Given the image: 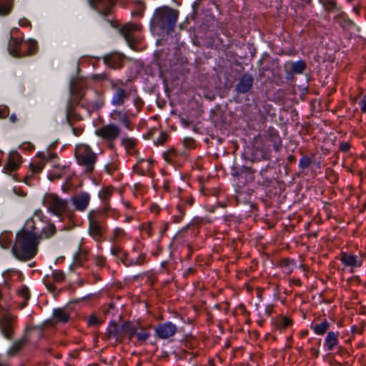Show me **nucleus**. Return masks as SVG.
<instances>
[{
    "mask_svg": "<svg viewBox=\"0 0 366 366\" xmlns=\"http://www.w3.org/2000/svg\"><path fill=\"white\" fill-rule=\"evenodd\" d=\"M267 139L268 141L273 143V147L275 151H279L282 147V140L280 137L278 132L272 128L269 127L267 130Z\"/></svg>",
    "mask_w": 366,
    "mask_h": 366,
    "instance_id": "72a5a7b5",
    "label": "nucleus"
},
{
    "mask_svg": "<svg viewBox=\"0 0 366 366\" xmlns=\"http://www.w3.org/2000/svg\"><path fill=\"white\" fill-rule=\"evenodd\" d=\"M138 144V140L134 137H124L121 140V144L128 154H132Z\"/></svg>",
    "mask_w": 366,
    "mask_h": 366,
    "instance_id": "4c0bfd02",
    "label": "nucleus"
},
{
    "mask_svg": "<svg viewBox=\"0 0 366 366\" xmlns=\"http://www.w3.org/2000/svg\"><path fill=\"white\" fill-rule=\"evenodd\" d=\"M169 135L166 132H162L156 141L157 145H163L167 140Z\"/></svg>",
    "mask_w": 366,
    "mask_h": 366,
    "instance_id": "338daca9",
    "label": "nucleus"
},
{
    "mask_svg": "<svg viewBox=\"0 0 366 366\" xmlns=\"http://www.w3.org/2000/svg\"><path fill=\"white\" fill-rule=\"evenodd\" d=\"M306 68V63L302 59L292 61L290 64V73L292 74H301L305 71Z\"/></svg>",
    "mask_w": 366,
    "mask_h": 366,
    "instance_id": "79ce46f5",
    "label": "nucleus"
},
{
    "mask_svg": "<svg viewBox=\"0 0 366 366\" xmlns=\"http://www.w3.org/2000/svg\"><path fill=\"white\" fill-rule=\"evenodd\" d=\"M89 3L102 15L106 16L111 14L112 9L115 4V0H89Z\"/></svg>",
    "mask_w": 366,
    "mask_h": 366,
    "instance_id": "4be33fe9",
    "label": "nucleus"
},
{
    "mask_svg": "<svg viewBox=\"0 0 366 366\" xmlns=\"http://www.w3.org/2000/svg\"><path fill=\"white\" fill-rule=\"evenodd\" d=\"M87 324L89 326H94L100 324V321L97 316L95 315H91L87 319Z\"/></svg>",
    "mask_w": 366,
    "mask_h": 366,
    "instance_id": "69168bd1",
    "label": "nucleus"
},
{
    "mask_svg": "<svg viewBox=\"0 0 366 366\" xmlns=\"http://www.w3.org/2000/svg\"><path fill=\"white\" fill-rule=\"evenodd\" d=\"M38 232V228L34 226V222L27 220L24 227L16 233L11 249L16 259L27 261L36 256L39 244Z\"/></svg>",
    "mask_w": 366,
    "mask_h": 366,
    "instance_id": "f257e3e1",
    "label": "nucleus"
},
{
    "mask_svg": "<svg viewBox=\"0 0 366 366\" xmlns=\"http://www.w3.org/2000/svg\"><path fill=\"white\" fill-rule=\"evenodd\" d=\"M0 244L4 249H8L10 247L11 241L9 240L6 235H2L0 237Z\"/></svg>",
    "mask_w": 366,
    "mask_h": 366,
    "instance_id": "774afa93",
    "label": "nucleus"
},
{
    "mask_svg": "<svg viewBox=\"0 0 366 366\" xmlns=\"http://www.w3.org/2000/svg\"><path fill=\"white\" fill-rule=\"evenodd\" d=\"M109 117L114 122L119 123L129 131H132L134 129V119L136 115L129 110L114 109L110 112Z\"/></svg>",
    "mask_w": 366,
    "mask_h": 366,
    "instance_id": "1a4fd4ad",
    "label": "nucleus"
},
{
    "mask_svg": "<svg viewBox=\"0 0 366 366\" xmlns=\"http://www.w3.org/2000/svg\"><path fill=\"white\" fill-rule=\"evenodd\" d=\"M91 201V195L89 192L81 191L74 194L70 198V202L74 207V211L84 212L89 208Z\"/></svg>",
    "mask_w": 366,
    "mask_h": 366,
    "instance_id": "4468645a",
    "label": "nucleus"
},
{
    "mask_svg": "<svg viewBox=\"0 0 366 366\" xmlns=\"http://www.w3.org/2000/svg\"><path fill=\"white\" fill-rule=\"evenodd\" d=\"M293 325V319L284 315H278L274 320V325L280 333L285 332L287 330L292 327Z\"/></svg>",
    "mask_w": 366,
    "mask_h": 366,
    "instance_id": "a878e982",
    "label": "nucleus"
},
{
    "mask_svg": "<svg viewBox=\"0 0 366 366\" xmlns=\"http://www.w3.org/2000/svg\"><path fill=\"white\" fill-rule=\"evenodd\" d=\"M340 332L336 331H329L326 334L324 340V347L327 352H332L339 345Z\"/></svg>",
    "mask_w": 366,
    "mask_h": 366,
    "instance_id": "bb28decb",
    "label": "nucleus"
},
{
    "mask_svg": "<svg viewBox=\"0 0 366 366\" xmlns=\"http://www.w3.org/2000/svg\"><path fill=\"white\" fill-rule=\"evenodd\" d=\"M22 162V157L17 151H11L4 164L3 172L16 179L15 178L16 173L21 167Z\"/></svg>",
    "mask_w": 366,
    "mask_h": 366,
    "instance_id": "9b49d317",
    "label": "nucleus"
},
{
    "mask_svg": "<svg viewBox=\"0 0 366 366\" xmlns=\"http://www.w3.org/2000/svg\"><path fill=\"white\" fill-rule=\"evenodd\" d=\"M179 16V11L169 6L157 8L151 20V25L154 29L165 31L167 34L172 32L175 28Z\"/></svg>",
    "mask_w": 366,
    "mask_h": 366,
    "instance_id": "7ed1b4c3",
    "label": "nucleus"
},
{
    "mask_svg": "<svg viewBox=\"0 0 366 366\" xmlns=\"http://www.w3.org/2000/svg\"><path fill=\"white\" fill-rule=\"evenodd\" d=\"M22 57L34 55L38 50L37 43L34 40L23 41Z\"/></svg>",
    "mask_w": 366,
    "mask_h": 366,
    "instance_id": "c9c22d12",
    "label": "nucleus"
},
{
    "mask_svg": "<svg viewBox=\"0 0 366 366\" xmlns=\"http://www.w3.org/2000/svg\"><path fill=\"white\" fill-rule=\"evenodd\" d=\"M65 279L66 274L62 270L55 269L52 271L50 276L46 275L43 278V282L49 292L54 293L56 290L54 283H62Z\"/></svg>",
    "mask_w": 366,
    "mask_h": 366,
    "instance_id": "dca6fc26",
    "label": "nucleus"
},
{
    "mask_svg": "<svg viewBox=\"0 0 366 366\" xmlns=\"http://www.w3.org/2000/svg\"><path fill=\"white\" fill-rule=\"evenodd\" d=\"M98 215V212L89 211L87 233L97 243L102 244L106 240L108 227L105 218H100Z\"/></svg>",
    "mask_w": 366,
    "mask_h": 366,
    "instance_id": "20e7f679",
    "label": "nucleus"
},
{
    "mask_svg": "<svg viewBox=\"0 0 366 366\" xmlns=\"http://www.w3.org/2000/svg\"><path fill=\"white\" fill-rule=\"evenodd\" d=\"M89 252V251L86 248H81L79 247L74 254L73 262L70 266V268L82 266L84 262H85L88 259Z\"/></svg>",
    "mask_w": 366,
    "mask_h": 366,
    "instance_id": "c85d7f7f",
    "label": "nucleus"
},
{
    "mask_svg": "<svg viewBox=\"0 0 366 366\" xmlns=\"http://www.w3.org/2000/svg\"><path fill=\"white\" fill-rule=\"evenodd\" d=\"M28 340L26 336L16 340L6 352L8 357L16 356L27 345Z\"/></svg>",
    "mask_w": 366,
    "mask_h": 366,
    "instance_id": "7c9ffc66",
    "label": "nucleus"
},
{
    "mask_svg": "<svg viewBox=\"0 0 366 366\" xmlns=\"http://www.w3.org/2000/svg\"><path fill=\"white\" fill-rule=\"evenodd\" d=\"M95 135L103 142L107 144L109 149H115V142L122 134L120 125L114 122H110L97 127L94 131Z\"/></svg>",
    "mask_w": 366,
    "mask_h": 366,
    "instance_id": "423d86ee",
    "label": "nucleus"
},
{
    "mask_svg": "<svg viewBox=\"0 0 366 366\" xmlns=\"http://www.w3.org/2000/svg\"><path fill=\"white\" fill-rule=\"evenodd\" d=\"M42 203L48 212L61 219L74 221L76 218V214L69 207L67 199H62L54 193H47L44 196Z\"/></svg>",
    "mask_w": 366,
    "mask_h": 366,
    "instance_id": "f03ea898",
    "label": "nucleus"
},
{
    "mask_svg": "<svg viewBox=\"0 0 366 366\" xmlns=\"http://www.w3.org/2000/svg\"><path fill=\"white\" fill-rule=\"evenodd\" d=\"M74 156L77 164L83 168L85 173L94 172L98 157L89 145L85 144L76 145Z\"/></svg>",
    "mask_w": 366,
    "mask_h": 366,
    "instance_id": "39448f33",
    "label": "nucleus"
},
{
    "mask_svg": "<svg viewBox=\"0 0 366 366\" xmlns=\"http://www.w3.org/2000/svg\"><path fill=\"white\" fill-rule=\"evenodd\" d=\"M310 327L317 335L322 336L328 332L330 327V323L325 319L320 322L312 323Z\"/></svg>",
    "mask_w": 366,
    "mask_h": 366,
    "instance_id": "473e14b6",
    "label": "nucleus"
},
{
    "mask_svg": "<svg viewBox=\"0 0 366 366\" xmlns=\"http://www.w3.org/2000/svg\"><path fill=\"white\" fill-rule=\"evenodd\" d=\"M18 295L24 300L20 303V308L23 309L27 305L28 301L30 299V291L27 287L24 286L18 291Z\"/></svg>",
    "mask_w": 366,
    "mask_h": 366,
    "instance_id": "de8ad7c7",
    "label": "nucleus"
},
{
    "mask_svg": "<svg viewBox=\"0 0 366 366\" xmlns=\"http://www.w3.org/2000/svg\"><path fill=\"white\" fill-rule=\"evenodd\" d=\"M66 117L69 124H72L82 119L79 114L76 113L75 110H71V109L69 111H66Z\"/></svg>",
    "mask_w": 366,
    "mask_h": 366,
    "instance_id": "09e8293b",
    "label": "nucleus"
},
{
    "mask_svg": "<svg viewBox=\"0 0 366 366\" xmlns=\"http://www.w3.org/2000/svg\"><path fill=\"white\" fill-rule=\"evenodd\" d=\"M105 338L107 340H114L121 342L124 340L123 324L118 325L115 321H111L105 332Z\"/></svg>",
    "mask_w": 366,
    "mask_h": 366,
    "instance_id": "a211bd4d",
    "label": "nucleus"
},
{
    "mask_svg": "<svg viewBox=\"0 0 366 366\" xmlns=\"http://www.w3.org/2000/svg\"><path fill=\"white\" fill-rule=\"evenodd\" d=\"M311 162H312V160L309 157L303 156L300 159L299 166L301 169H307L310 166Z\"/></svg>",
    "mask_w": 366,
    "mask_h": 366,
    "instance_id": "e2e57ef3",
    "label": "nucleus"
},
{
    "mask_svg": "<svg viewBox=\"0 0 366 366\" xmlns=\"http://www.w3.org/2000/svg\"><path fill=\"white\" fill-rule=\"evenodd\" d=\"M148 257L146 253H141L136 259H132L131 264L132 266H142L148 262Z\"/></svg>",
    "mask_w": 366,
    "mask_h": 366,
    "instance_id": "603ef678",
    "label": "nucleus"
},
{
    "mask_svg": "<svg viewBox=\"0 0 366 366\" xmlns=\"http://www.w3.org/2000/svg\"><path fill=\"white\" fill-rule=\"evenodd\" d=\"M132 171L139 176H149L152 177L154 172V160L152 159H140L132 167Z\"/></svg>",
    "mask_w": 366,
    "mask_h": 366,
    "instance_id": "2eb2a0df",
    "label": "nucleus"
},
{
    "mask_svg": "<svg viewBox=\"0 0 366 366\" xmlns=\"http://www.w3.org/2000/svg\"><path fill=\"white\" fill-rule=\"evenodd\" d=\"M365 257L366 254L363 253L357 256L350 252H341L339 259L344 266L349 267L350 268V272L353 273L355 267H360L362 265Z\"/></svg>",
    "mask_w": 366,
    "mask_h": 366,
    "instance_id": "ddd939ff",
    "label": "nucleus"
},
{
    "mask_svg": "<svg viewBox=\"0 0 366 366\" xmlns=\"http://www.w3.org/2000/svg\"><path fill=\"white\" fill-rule=\"evenodd\" d=\"M254 78L249 74H244L235 86V90L239 94H245L249 92L253 86Z\"/></svg>",
    "mask_w": 366,
    "mask_h": 366,
    "instance_id": "393cba45",
    "label": "nucleus"
},
{
    "mask_svg": "<svg viewBox=\"0 0 366 366\" xmlns=\"http://www.w3.org/2000/svg\"><path fill=\"white\" fill-rule=\"evenodd\" d=\"M23 39L11 37L8 44V51L14 57H22Z\"/></svg>",
    "mask_w": 366,
    "mask_h": 366,
    "instance_id": "cd10ccee",
    "label": "nucleus"
},
{
    "mask_svg": "<svg viewBox=\"0 0 366 366\" xmlns=\"http://www.w3.org/2000/svg\"><path fill=\"white\" fill-rule=\"evenodd\" d=\"M142 29L141 24L130 21L122 26L119 33L123 36L129 47L136 49L142 40V36L139 34Z\"/></svg>",
    "mask_w": 366,
    "mask_h": 366,
    "instance_id": "6e6552de",
    "label": "nucleus"
},
{
    "mask_svg": "<svg viewBox=\"0 0 366 366\" xmlns=\"http://www.w3.org/2000/svg\"><path fill=\"white\" fill-rule=\"evenodd\" d=\"M64 177L71 178V169L69 164L55 165L48 173V179L51 181H55Z\"/></svg>",
    "mask_w": 366,
    "mask_h": 366,
    "instance_id": "aec40b11",
    "label": "nucleus"
},
{
    "mask_svg": "<svg viewBox=\"0 0 366 366\" xmlns=\"http://www.w3.org/2000/svg\"><path fill=\"white\" fill-rule=\"evenodd\" d=\"M185 215V208L182 204H177V213L172 216V221L174 223H179L183 219Z\"/></svg>",
    "mask_w": 366,
    "mask_h": 366,
    "instance_id": "3c124183",
    "label": "nucleus"
},
{
    "mask_svg": "<svg viewBox=\"0 0 366 366\" xmlns=\"http://www.w3.org/2000/svg\"><path fill=\"white\" fill-rule=\"evenodd\" d=\"M44 218H46L44 216L43 212L41 209H38L35 211L34 214V217L30 220H32L34 222V226L36 227V221H42Z\"/></svg>",
    "mask_w": 366,
    "mask_h": 366,
    "instance_id": "0e129e2a",
    "label": "nucleus"
},
{
    "mask_svg": "<svg viewBox=\"0 0 366 366\" xmlns=\"http://www.w3.org/2000/svg\"><path fill=\"white\" fill-rule=\"evenodd\" d=\"M53 318L56 323H66L70 319V314L65 308H56L53 311Z\"/></svg>",
    "mask_w": 366,
    "mask_h": 366,
    "instance_id": "f704fd0d",
    "label": "nucleus"
},
{
    "mask_svg": "<svg viewBox=\"0 0 366 366\" xmlns=\"http://www.w3.org/2000/svg\"><path fill=\"white\" fill-rule=\"evenodd\" d=\"M154 330L157 338L167 340L172 337L177 333V327L171 322H167L157 325Z\"/></svg>",
    "mask_w": 366,
    "mask_h": 366,
    "instance_id": "f3484780",
    "label": "nucleus"
},
{
    "mask_svg": "<svg viewBox=\"0 0 366 366\" xmlns=\"http://www.w3.org/2000/svg\"><path fill=\"white\" fill-rule=\"evenodd\" d=\"M319 2L327 12H331L337 7V3L335 0H319Z\"/></svg>",
    "mask_w": 366,
    "mask_h": 366,
    "instance_id": "5fc2aeb1",
    "label": "nucleus"
},
{
    "mask_svg": "<svg viewBox=\"0 0 366 366\" xmlns=\"http://www.w3.org/2000/svg\"><path fill=\"white\" fill-rule=\"evenodd\" d=\"M109 84L112 91V105L116 107L123 106L131 94L127 82L120 79H109Z\"/></svg>",
    "mask_w": 366,
    "mask_h": 366,
    "instance_id": "0eeeda50",
    "label": "nucleus"
},
{
    "mask_svg": "<svg viewBox=\"0 0 366 366\" xmlns=\"http://www.w3.org/2000/svg\"><path fill=\"white\" fill-rule=\"evenodd\" d=\"M127 236L125 230L119 227H115L109 237V241L112 243H118L123 240Z\"/></svg>",
    "mask_w": 366,
    "mask_h": 366,
    "instance_id": "a19ab883",
    "label": "nucleus"
},
{
    "mask_svg": "<svg viewBox=\"0 0 366 366\" xmlns=\"http://www.w3.org/2000/svg\"><path fill=\"white\" fill-rule=\"evenodd\" d=\"M151 325H149L147 327H138L135 337L137 339V342L139 345L145 344L147 341L149 339V337H151Z\"/></svg>",
    "mask_w": 366,
    "mask_h": 366,
    "instance_id": "2f4dec72",
    "label": "nucleus"
},
{
    "mask_svg": "<svg viewBox=\"0 0 366 366\" xmlns=\"http://www.w3.org/2000/svg\"><path fill=\"white\" fill-rule=\"evenodd\" d=\"M183 146L189 149L196 147V141L192 137H185L182 141Z\"/></svg>",
    "mask_w": 366,
    "mask_h": 366,
    "instance_id": "052dcab7",
    "label": "nucleus"
},
{
    "mask_svg": "<svg viewBox=\"0 0 366 366\" xmlns=\"http://www.w3.org/2000/svg\"><path fill=\"white\" fill-rule=\"evenodd\" d=\"M116 189L112 185L103 187L98 193V197L101 202L110 201L111 197L114 194Z\"/></svg>",
    "mask_w": 366,
    "mask_h": 366,
    "instance_id": "58836bf2",
    "label": "nucleus"
},
{
    "mask_svg": "<svg viewBox=\"0 0 366 366\" xmlns=\"http://www.w3.org/2000/svg\"><path fill=\"white\" fill-rule=\"evenodd\" d=\"M138 327L130 321L124 322L123 323L124 339L127 337L131 340L135 337Z\"/></svg>",
    "mask_w": 366,
    "mask_h": 366,
    "instance_id": "e433bc0d",
    "label": "nucleus"
},
{
    "mask_svg": "<svg viewBox=\"0 0 366 366\" xmlns=\"http://www.w3.org/2000/svg\"><path fill=\"white\" fill-rule=\"evenodd\" d=\"M139 229L147 238H152L154 235V224L151 221L142 222L139 226Z\"/></svg>",
    "mask_w": 366,
    "mask_h": 366,
    "instance_id": "37998d69",
    "label": "nucleus"
},
{
    "mask_svg": "<svg viewBox=\"0 0 366 366\" xmlns=\"http://www.w3.org/2000/svg\"><path fill=\"white\" fill-rule=\"evenodd\" d=\"M86 107L89 110L97 111L105 104L104 96L102 93L96 90H91L82 96Z\"/></svg>",
    "mask_w": 366,
    "mask_h": 366,
    "instance_id": "f8f14e48",
    "label": "nucleus"
},
{
    "mask_svg": "<svg viewBox=\"0 0 366 366\" xmlns=\"http://www.w3.org/2000/svg\"><path fill=\"white\" fill-rule=\"evenodd\" d=\"M16 317L6 315L0 320V330L5 338L12 340L14 337L13 322Z\"/></svg>",
    "mask_w": 366,
    "mask_h": 366,
    "instance_id": "412c9836",
    "label": "nucleus"
},
{
    "mask_svg": "<svg viewBox=\"0 0 366 366\" xmlns=\"http://www.w3.org/2000/svg\"><path fill=\"white\" fill-rule=\"evenodd\" d=\"M81 99L82 97L78 95L72 96L66 106V111H69L70 109L71 110H75L76 107L80 104Z\"/></svg>",
    "mask_w": 366,
    "mask_h": 366,
    "instance_id": "4d7b16f0",
    "label": "nucleus"
},
{
    "mask_svg": "<svg viewBox=\"0 0 366 366\" xmlns=\"http://www.w3.org/2000/svg\"><path fill=\"white\" fill-rule=\"evenodd\" d=\"M212 222V219L209 217H195L192 219L191 222V225H205L209 224Z\"/></svg>",
    "mask_w": 366,
    "mask_h": 366,
    "instance_id": "13d9d810",
    "label": "nucleus"
},
{
    "mask_svg": "<svg viewBox=\"0 0 366 366\" xmlns=\"http://www.w3.org/2000/svg\"><path fill=\"white\" fill-rule=\"evenodd\" d=\"M147 277V282L150 286H153L155 284V282L157 281V278L156 275L153 272H144V273L139 274L138 275H136L134 277V279H138L139 277Z\"/></svg>",
    "mask_w": 366,
    "mask_h": 366,
    "instance_id": "6e6d98bb",
    "label": "nucleus"
},
{
    "mask_svg": "<svg viewBox=\"0 0 366 366\" xmlns=\"http://www.w3.org/2000/svg\"><path fill=\"white\" fill-rule=\"evenodd\" d=\"M13 7V0H0V15L9 14Z\"/></svg>",
    "mask_w": 366,
    "mask_h": 366,
    "instance_id": "49530a36",
    "label": "nucleus"
},
{
    "mask_svg": "<svg viewBox=\"0 0 366 366\" xmlns=\"http://www.w3.org/2000/svg\"><path fill=\"white\" fill-rule=\"evenodd\" d=\"M147 186L142 182H137L134 184L132 188V192L135 197L144 195L147 192Z\"/></svg>",
    "mask_w": 366,
    "mask_h": 366,
    "instance_id": "8fccbe9b",
    "label": "nucleus"
},
{
    "mask_svg": "<svg viewBox=\"0 0 366 366\" xmlns=\"http://www.w3.org/2000/svg\"><path fill=\"white\" fill-rule=\"evenodd\" d=\"M279 265L282 269L284 273L289 274L293 271L295 262L293 260L285 259L280 262Z\"/></svg>",
    "mask_w": 366,
    "mask_h": 366,
    "instance_id": "a18cd8bd",
    "label": "nucleus"
},
{
    "mask_svg": "<svg viewBox=\"0 0 366 366\" xmlns=\"http://www.w3.org/2000/svg\"><path fill=\"white\" fill-rule=\"evenodd\" d=\"M105 172L109 175H113L118 169V166L115 162H109L105 165Z\"/></svg>",
    "mask_w": 366,
    "mask_h": 366,
    "instance_id": "680f3d73",
    "label": "nucleus"
},
{
    "mask_svg": "<svg viewBox=\"0 0 366 366\" xmlns=\"http://www.w3.org/2000/svg\"><path fill=\"white\" fill-rule=\"evenodd\" d=\"M93 261L94 264L101 269H104L107 265V257L102 254L94 255Z\"/></svg>",
    "mask_w": 366,
    "mask_h": 366,
    "instance_id": "864d4df0",
    "label": "nucleus"
},
{
    "mask_svg": "<svg viewBox=\"0 0 366 366\" xmlns=\"http://www.w3.org/2000/svg\"><path fill=\"white\" fill-rule=\"evenodd\" d=\"M46 163V159L44 157L36 156L31 160L29 164L30 174L25 177L24 182L27 184H30L31 179L33 178L34 174H39L44 168Z\"/></svg>",
    "mask_w": 366,
    "mask_h": 366,
    "instance_id": "6ab92c4d",
    "label": "nucleus"
},
{
    "mask_svg": "<svg viewBox=\"0 0 366 366\" xmlns=\"http://www.w3.org/2000/svg\"><path fill=\"white\" fill-rule=\"evenodd\" d=\"M162 156L167 162L175 167L179 166L182 161L185 159L184 154L177 151L174 148H171L165 151Z\"/></svg>",
    "mask_w": 366,
    "mask_h": 366,
    "instance_id": "5701e85b",
    "label": "nucleus"
},
{
    "mask_svg": "<svg viewBox=\"0 0 366 366\" xmlns=\"http://www.w3.org/2000/svg\"><path fill=\"white\" fill-rule=\"evenodd\" d=\"M125 56L119 52H112L104 57V64L112 69H117L123 66Z\"/></svg>",
    "mask_w": 366,
    "mask_h": 366,
    "instance_id": "b1692460",
    "label": "nucleus"
},
{
    "mask_svg": "<svg viewBox=\"0 0 366 366\" xmlns=\"http://www.w3.org/2000/svg\"><path fill=\"white\" fill-rule=\"evenodd\" d=\"M110 252L113 256L118 258L120 256L125 255V250L121 246L117 245V243H114V244L111 247Z\"/></svg>",
    "mask_w": 366,
    "mask_h": 366,
    "instance_id": "bf43d9fd",
    "label": "nucleus"
},
{
    "mask_svg": "<svg viewBox=\"0 0 366 366\" xmlns=\"http://www.w3.org/2000/svg\"><path fill=\"white\" fill-rule=\"evenodd\" d=\"M102 203L103 204L102 208H96V209H91L90 211L98 212H99L98 217L100 218H105V220H106L107 218L108 212L112 211V207L110 204V201L102 202Z\"/></svg>",
    "mask_w": 366,
    "mask_h": 366,
    "instance_id": "c03bdc74",
    "label": "nucleus"
},
{
    "mask_svg": "<svg viewBox=\"0 0 366 366\" xmlns=\"http://www.w3.org/2000/svg\"><path fill=\"white\" fill-rule=\"evenodd\" d=\"M231 174L239 187H244L255 179V170L247 166L233 167Z\"/></svg>",
    "mask_w": 366,
    "mask_h": 366,
    "instance_id": "9d476101",
    "label": "nucleus"
},
{
    "mask_svg": "<svg viewBox=\"0 0 366 366\" xmlns=\"http://www.w3.org/2000/svg\"><path fill=\"white\" fill-rule=\"evenodd\" d=\"M56 232V228L54 223L49 222L45 227H44L39 234H38V238L39 239H48L54 236Z\"/></svg>",
    "mask_w": 366,
    "mask_h": 366,
    "instance_id": "ea45409f",
    "label": "nucleus"
},
{
    "mask_svg": "<svg viewBox=\"0 0 366 366\" xmlns=\"http://www.w3.org/2000/svg\"><path fill=\"white\" fill-rule=\"evenodd\" d=\"M334 21L345 31L350 30L355 26L354 21L350 19L345 12L336 15L334 17Z\"/></svg>",
    "mask_w": 366,
    "mask_h": 366,
    "instance_id": "c756f323",
    "label": "nucleus"
}]
</instances>
